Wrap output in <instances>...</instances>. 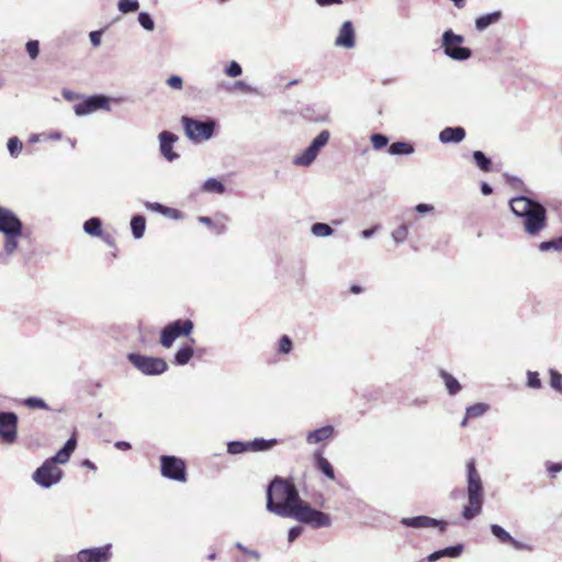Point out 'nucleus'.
<instances>
[{
	"instance_id": "46",
	"label": "nucleus",
	"mask_w": 562,
	"mask_h": 562,
	"mask_svg": "<svg viewBox=\"0 0 562 562\" xmlns=\"http://www.w3.org/2000/svg\"><path fill=\"white\" fill-rule=\"evenodd\" d=\"M235 546H236V548H237L238 550H240V551H241L243 553H245L246 555H248V557H250V558L255 559L256 561H259V559H260V553H259L258 551H256V550H250V549L246 548V547H245L243 543H240V542H236V544H235Z\"/></svg>"
},
{
	"instance_id": "53",
	"label": "nucleus",
	"mask_w": 562,
	"mask_h": 562,
	"mask_svg": "<svg viewBox=\"0 0 562 562\" xmlns=\"http://www.w3.org/2000/svg\"><path fill=\"white\" fill-rule=\"evenodd\" d=\"M393 235L395 239L403 240L407 236V228L405 226H401L394 232Z\"/></svg>"
},
{
	"instance_id": "5",
	"label": "nucleus",
	"mask_w": 562,
	"mask_h": 562,
	"mask_svg": "<svg viewBox=\"0 0 562 562\" xmlns=\"http://www.w3.org/2000/svg\"><path fill=\"white\" fill-rule=\"evenodd\" d=\"M193 322L191 319H177L164 327L160 334L159 342L165 348H170L177 338L189 336L193 330Z\"/></svg>"
},
{
	"instance_id": "8",
	"label": "nucleus",
	"mask_w": 562,
	"mask_h": 562,
	"mask_svg": "<svg viewBox=\"0 0 562 562\" xmlns=\"http://www.w3.org/2000/svg\"><path fill=\"white\" fill-rule=\"evenodd\" d=\"M278 445L276 439L266 440L257 438L251 441H232L227 445V452L231 454H240L245 452L265 451Z\"/></svg>"
},
{
	"instance_id": "21",
	"label": "nucleus",
	"mask_w": 562,
	"mask_h": 562,
	"mask_svg": "<svg viewBox=\"0 0 562 562\" xmlns=\"http://www.w3.org/2000/svg\"><path fill=\"white\" fill-rule=\"evenodd\" d=\"M465 137V131L463 127H446L439 134L441 143H460Z\"/></svg>"
},
{
	"instance_id": "1",
	"label": "nucleus",
	"mask_w": 562,
	"mask_h": 562,
	"mask_svg": "<svg viewBox=\"0 0 562 562\" xmlns=\"http://www.w3.org/2000/svg\"><path fill=\"white\" fill-rule=\"evenodd\" d=\"M283 516L294 518L313 528L328 527L331 524L330 516L324 512L314 509L301 499L294 484L283 479Z\"/></svg>"
},
{
	"instance_id": "35",
	"label": "nucleus",
	"mask_w": 562,
	"mask_h": 562,
	"mask_svg": "<svg viewBox=\"0 0 562 562\" xmlns=\"http://www.w3.org/2000/svg\"><path fill=\"white\" fill-rule=\"evenodd\" d=\"M491 531L503 543H508L509 541H513V537L503 527L498 525H492Z\"/></svg>"
},
{
	"instance_id": "31",
	"label": "nucleus",
	"mask_w": 562,
	"mask_h": 562,
	"mask_svg": "<svg viewBox=\"0 0 562 562\" xmlns=\"http://www.w3.org/2000/svg\"><path fill=\"white\" fill-rule=\"evenodd\" d=\"M193 356V348L191 346H184L180 348L175 355V363L179 366L187 364Z\"/></svg>"
},
{
	"instance_id": "62",
	"label": "nucleus",
	"mask_w": 562,
	"mask_h": 562,
	"mask_svg": "<svg viewBox=\"0 0 562 562\" xmlns=\"http://www.w3.org/2000/svg\"><path fill=\"white\" fill-rule=\"evenodd\" d=\"M363 291V289L360 285L353 284L350 286L349 292L351 294H359Z\"/></svg>"
},
{
	"instance_id": "50",
	"label": "nucleus",
	"mask_w": 562,
	"mask_h": 562,
	"mask_svg": "<svg viewBox=\"0 0 562 562\" xmlns=\"http://www.w3.org/2000/svg\"><path fill=\"white\" fill-rule=\"evenodd\" d=\"M303 532L302 526H295L289 530L288 540L289 542H293L297 537H300Z\"/></svg>"
},
{
	"instance_id": "11",
	"label": "nucleus",
	"mask_w": 562,
	"mask_h": 562,
	"mask_svg": "<svg viewBox=\"0 0 562 562\" xmlns=\"http://www.w3.org/2000/svg\"><path fill=\"white\" fill-rule=\"evenodd\" d=\"M112 558V544L87 548L78 552L79 562H109Z\"/></svg>"
},
{
	"instance_id": "19",
	"label": "nucleus",
	"mask_w": 562,
	"mask_h": 562,
	"mask_svg": "<svg viewBox=\"0 0 562 562\" xmlns=\"http://www.w3.org/2000/svg\"><path fill=\"white\" fill-rule=\"evenodd\" d=\"M106 99L103 97H91L75 106L76 114L85 115L91 113L98 109L103 108L106 104Z\"/></svg>"
},
{
	"instance_id": "41",
	"label": "nucleus",
	"mask_w": 562,
	"mask_h": 562,
	"mask_svg": "<svg viewBox=\"0 0 562 562\" xmlns=\"http://www.w3.org/2000/svg\"><path fill=\"white\" fill-rule=\"evenodd\" d=\"M371 143L374 149H382L389 143V138L382 134H373L371 136Z\"/></svg>"
},
{
	"instance_id": "9",
	"label": "nucleus",
	"mask_w": 562,
	"mask_h": 562,
	"mask_svg": "<svg viewBox=\"0 0 562 562\" xmlns=\"http://www.w3.org/2000/svg\"><path fill=\"white\" fill-rule=\"evenodd\" d=\"M328 131H322L312 142V144L300 155L294 158V164L299 166H310L317 157L322 147L329 140Z\"/></svg>"
},
{
	"instance_id": "57",
	"label": "nucleus",
	"mask_w": 562,
	"mask_h": 562,
	"mask_svg": "<svg viewBox=\"0 0 562 562\" xmlns=\"http://www.w3.org/2000/svg\"><path fill=\"white\" fill-rule=\"evenodd\" d=\"M317 4L321 7H326L330 4H340L342 0H316Z\"/></svg>"
},
{
	"instance_id": "60",
	"label": "nucleus",
	"mask_w": 562,
	"mask_h": 562,
	"mask_svg": "<svg viewBox=\"0 0 562 562\" xmlns=\"http://www.w3.org/2000/svg\"><path fill=\"white\" fill-rule=\"evenodd\" d=\"M416 210H417L419 213H425V212L431 211V210H432V206H431V205H428V204H418V205L416 206Z\"/></svg>"
},
{
	"instance_id": "63",
	"label": "nucleus",
	"mask_w": 562,
	"mask_h": 562,
	"mask_svg": "<svg viewBox=\"0 0 562 562\" xmlns=\"http://www.w3.org/2000/svg\"><path fill=\"white\" fill-rule=\"evenodd\" d=\"M148 206L151 210L157 211V212H160V211H162V209H165V205L159 204V203H153V204H149Z\"/></svg>"
},
{
	"instance_id": "26",
	"label": "nucleus",
	"mask_w": 562,
	"mask_h": 562,
	"mask_svg": "<svg viewBox=\"0 0 562 562\" xmlns=\"http://www.w3.org/2000/svg\"><path fill=\"white\" fill-rule=\"evenodd\" d=\"M440 376L442 378L449 394L456 395L457 393H459L461 391L460 383L450 373L442 370V371H440Z\"/></svg>"
},
{
	"instance_id": "33",
	"label": "nucleus",
	"mask_w": 562,
	"mask_h": 562,
	"mask_svg": "<svg viewBox=\"0 0 562 562\" xmlns=\"http://www.w3.org/2000/svg\"><path fill=\"white\" fill-rule=\"evenodd\" d=\"M77 446V438L76 435H72L65 446L57 451V453L54 457H69L76 449Z\"/></svg>"
},
{
	"instance_id": "40",
	"label": "nucleus",
	"mask_w": 562,
	"mask_h": 562,
	"mask_svg": "<svg viewBox=\"0 0 562 562\" xmlns=\"http://www.w3.org/2000/svg\"><path fill=\"white\" fill-rule=\"evenodd\" d=\"M23 148L22 142L18 137H12L8 142V149L12 156H18Z\"/></svg>"
},
{
	"instance_id": "48",
	"label": "nucleus",
	"mask_w": 562,
	"mask_h": 562,
	"mask_svg": "<svg viewBox=\"0 0 562 562\" xmlns=\"http://www.w3.org/2000/svg\"><path fill=\"white\" fill-rule=\"evenodd\" d=\"M167 83H168V86L170 88L176 89V90H180L182 88V85H183L181 77H179L177 75L170 76L167 79Z\"/></svg>"
},
{
	"instance_id": "25",
	"label": "nucleus",
	"mask_w": 562,
	"mask_h": 562,
	"mask_svg": "<svg viewBox=\"0 0 562 562\" xmlns=\"http://www.w3.org/2000/svg\"><path fill=\"white\" fill-rule=\"evenodd\" d=\"M83 229L88 235L97 237L101 236L103 233L101 220L98 217L87 220L83 224Z\"/></svg>"
},
{
	"instance_id": "27",
	"label": "nucleus",
	"mask_w": 562,
	"mask_h": 562,
	"mask_svg": "<svg viewBox=\"0 0 562 562\" xmlns=\"http://www.w3.org/2000/svg\"><path fill=\"white\" fill-rule=\"evenodd\" d=\"M131 228L135 238L143 237L146 228V220L143 215H135L131 221Z\"/></svg>"
},
{
	"instance_id": "28",
	"label": "nucleus",
	"mask_w": 562,
	"mask_h": 562,
	"mask_svg": "<svg viewBox=\"0 0 562 562\" xmlns=\"http://www.w3.org/2000/svg\"><path fill=\"white\" fill-rule=\"evenodd\" d=\"M463 550V547L461 544H458V546H454V547H449V548H446L441 551H437V552H434L431 553L429 557H428V560L429 561H435L441 557H451V558H454V557H458Z\"/></svg>"
},
{
	"instance_id": "45",
	"label": "nucleus",
	"mask_w": 562,
	"mask_h": 562,
	"mask_svg": "<svg viewBox=\"0 0 562 562\" xmlns=\"http://www.w3.org/2000/svg\"><path fill=\"white\" fill-rule=\"evenodd\" d=\"M24 404L30 408H47L46 403L38 397H29L25 400Z\"/></svg>"
},
{
	"instance_id": "4",
	"label": "nucleus",
	"mask_w": 562,
	"mask_h": 562,
	"mask_svg": "<svg viewBox=\"0 0 562 562\" xmlns=\"http://www.w3.org/2000/svg\"><path fill=\"white\" fill-rule=\"evenodd\" d=\"M181 123L187 137L194 143L210 139L214 134L215 122L212 120L201 122L192 117L182 116Z\"/></svg>"
},
{
	"instance_id": "39",
	"label": "nucleus",
	"mask_w": 562,
	"mask_h": 562,
	"mask_svg": "<svg viewBox=\"0 0 562 562\" xmlns=\"http://www.w3.org/2000/svg\"><path fill=\"white\" fill-rule=\"evenodd\" d=\"M318 469L329 479H334V469L328 462V459H316Z\"/></svg>"
},
{
	"instance_id": "14",
	"label": "nucleus",
	"mask_w": 562,
	"mask_h": 562,
	"mask_svg": "<svg viewBox=\"0 0 562 562\" xmlns=\"http://www.w3.org/2000/svg\"><path fill=\"white\" fill-rule=\"evenodd\" d=\"M0 232L7 236H20L22 233L21 221L9 210L0 206Z\"/></svg>"
},
{
	"instance_id": "64",
	"label": "nucleus",
	"mask_w": 562,
	"mask_h": 562,
	"mask_svg": "<svg viewBox=\"0 0 562 562\" xmlns=\"http://www.w3.org/2000/svg\"><path fill=\"white\" fill-rule=\"evenodd\" d=\"M482 192L483 194L487 195L492 193V188L487 183H483L482 186Z\"/></svg>"
},
{
	"instance_id": "44",
	"label": "nucleus",
	"mask_w": 562,
	"mask_h": 562,
	"mask_svg": "<svg viewBox=\"0 0 562 562\" xmlns=\"http://www.w3.org/2000/svg\"><path fill=\"white\" fill-rule=\"evenodd\" d=\"M26 52L32 59H35L40 54V44L37 41H29L26 43Z\"/></svg>"
},
{
	"instance_id": "20",
	"label": "nucleus",
	"mask_w": 562,
	"mask_h": 562,
	"mask_svg": "<svg viewBox=\"0 0 562 562\" xmlns=\"http://www.w3.org/2000/svg\"><path fill=\"white\" fill-rule=\"evenodd\" d=\"M536 203L526 196H517L510 200L509 205L515 215L524 217Z\"/></svg>"
},
{
	"instance_id": "23",
	"label": "nucleus",
	"mask_w": 562,
	"mask_h": 562,
	"mask_svg": "<svg viewBox=\"0 0 562 562\" xmlns=\"http://www.w3.org/2000/svg\"><path fill=\"white\" fill-rule=\"evenodd\" d=\"M488 409V405L484 403H476L467 408L464 418L461 422V426L465 427L470 418H476L484 415Z\"/></svg>"
},
{
	"instance_id": "42",
	"label": "nucleus",
	"mask_w": 562,
	"mask_h": 562,
	"mask_svg": "<svg viewBox=\"0 0 562 562\" xmlns=\"http://www.w3.org/2000/svg\"><path fill=\"white\" fill-rule=\"evenodd\" d=\"M138 21L140 23V25L147 30V31H153L154 27H155V24H154V21L153 19L150 18V15L146 12H140L139 15H138Z\"/></svg>"
},
{
	"instance_id": "51",
	"label": "nucleus",
	"mask_w": 562,
	"mask_h": 562,
	"mask_svg": "<svg viewBox=\"0 0 562 562\" xmlns=\"http://www.w3.org/2000/svg\"><path fill=\"white\" fill-rule=\"evenodd\" d=\"M159 213L164 214V215H167L171 218H180L181 217V212L177 209H171V207H168V206H165V209H162V211H160Z\"/></svg>"
},
{
	"instance_id": "52",
	"label": "nucleus",
	"mask_w": 562,
	"mask_h": 562,
	"mask_svg": "<svg viewBox=\"0 0 562 562\" xmlns=\"http://www.w3.org/2000/svg\"><path fill=\"white\" fill-rule=\"evenodd\" d=\"M102 31H93L90 33V41L93 46H99L101 43Z\"/></svg>"
},
{
	"instance_id": "18",
	"label": "nucleus",
	"mask_w": 562,
	"mask_h": 562,
	"mask_svg": "<svg viewBox=\"0 0 562 562\" xmlns=\"http://www.w3.org/2000/svg\"><path fill=\"white\" fill-rule=\"evenodd\" d=\"M356 43V34L353 25L350 21L342 23L338 36L335 40V45L345 48H352Z\"/></svg>"
},
{
	"instance_id": "16",
	"label": "nucleus",
	"mask_w": 562,
	"mask_h": 562,
	"mask_svg": "<svg viewBox=\"0 0 562 562\" xmlns=\"http://www.w3.org/2000/svg\"><path fill=\"white\" fill-rule=\"evenodd\" d=\"M402 524L412 528H429L438 527L441 532L447 528V522L443 520H437L428 516H417L412 518H404Z\"/></svg>"
},
{
	"instance_id": "30",
	"label": "nucleus",
	"mask_w": 562,
	"mask_h": 562,
	"mask_svg": "<svg viewBox=\"0 0 562 562\" xmlns=\"http://www.w3.org/2000/svg\"><path fill=\"white\" fill-rule=\"evenodd\" d=\"M413 151V145L406 142H395L389 147V153L392 155H409Z\"/></svg>"
},
{
	"instance_id": "43",
	"label": "nucleus",
	"mask_w": 562,
	"mask_h": 562,
	"mask_svg": "<svg viewBox=\"0 0 562 562\" xmlns=\"http://www.w3.org/2000/svg\"><path fill=\"white\" fill-rule=\"evenodd\" d=\"M528 381L527 385L532 389H540L541 387V380L539 378L538 372L528 371Z\"/></svg>"
},
{
	"instance_id": "24",
	"label": "nucleus",
	"mask_w": 562,
	"mask_h": 562,
	"mask_svg": "<svg viewBox=\"0 0 562 562\" xmlns=\"http://www.w3.org/2000/svg\"><path fill=\"white\" fill-rule=\"evenodd\" d=\"M502 16L501 11H495L488 14L481 15L475 21V26L479 31L485 30L493 23H496Z\"/></svg>"
},
{
	"instance_id": "29",
	"label": "nucleus",
	"mask_w": 562,
	"mask_h": 562,
	"mask_svg": "<svg viewBox=\"0 0 562 562\" xmlns=\"http://www.w3.org/2000/svg\"><path fill=\"white\" fill-rule=\"evenodd\" d=\"M202 191L215 194H223L225 192V186L217 179L210 178L203 183Z\"/></svg>"
},
{
	"instance_id": "2",
	"label": "nucleus",
	"mask_w": 562,
	"mask_h": 562,
	"mask_svg": "<svg viewBox=\"0 0 562 562\" xmlns=\"http://www.w3.org/2000/svg\"><path fill=\"white\" fill-rule=\"evenodd\" d=\"M468 504L464 506L462 515L470 520L477 516L482 510L484 490L481 475L475 469L474 461L468 463Z\"/></svg>"
},
{
	"instance_id": "54",
	"label": "nucleus",
	"mask_w": 562,
	"mask_h": 562,
	"mask_svg": "<svg viewBox=\"0 0 562 562\" xmlns=\"http://www.w3.org/2000/svg\"><path fill=\"white\" fill-rule=\"evenodd\" d=\"M77 559H78V553L75 555H59V557H56L54 562H79Z\"/></svg>"
},
{
	"instance_id": "55",
	"label": "nucleus",
	"mask_w": 562,
	"mask_h": 562,
	"mask_svg": "<svg viewBox=\"0 0 562 562\" xmlns=\"http://www.w3.org/2000/svg\"><path fill=\"white\" fill-rule=\"evenodd\" d=\"M562 470V463H553L548 465V472L551 477H555V474Z\"/></svg>"
},
{
	"instance_id": "10",
	"label": "nucleus",
	"mask_w": 562,
	"mask_h": 562,
	"mask_svg": "<svg viewBox=\"0 0 562 562\" xmlns=\"http://www.w3.org/2000/svg\"><path fill=\"white\" fill-rule=\"evenodd\" d=\"M524 217L526 232L529 235H536L546 226L547 212L546 209L537 202Z\"/></svg>"
},
{
	"instance_id": "56",
	"label": "nucleus",
	"mask_w": 562,
	"mask_h": 562,
	"mask_svg": "<svg viewBox=\"0 0 562 562\" xmlns=\"http://www.w3.org/2000/svg\"><path fill=\"white\" fill-rule=\"evenodd\" d=\"M99 237L102 238V240L106 243L109 246H115V240L112 234L103 232L102 235Z\"/></svg>"
},
{
	"instance_id": "32",
	"label": "nucleus",
	"mask_w": 562,
	"mask_h": 562,
	"mask_svg": "<svg viewBox=\"0 0 562 562\" xmlns=\"http://www.w3.org/2000/svg\"><path fill=\"white\" fill-rule=\"evenodd\" d=\"M473 158L475 164L482 171L488 172L492 170V161L482 151H474Z\"/></svg>"
},
{
	"instance_id": "3",
	"label": "nucleus",
	"mask_w": 562,
	"mask_h": 562,
	"mask_svg": "<svg viewBox=\"0 0 562 562\" xmlns=\"http://www.w3.org/2000/svg\"><path fill=\"white\" fill-rule=\"evenodd\" d=\"M69 459H46V461L33 473V480L42 487H50L57 484L63 476L59 464H65Z\"/></svg>"
},
{
	"instance_id": "61",
	"label": "nucleus",
	"mask_w": 562,
	"mask_h": 562,
	"mask_svg": "<svg viewBox=\"0 0 562 562\" xmlns=\"http://www.w3.org/2000/svg\"><path fill=\"white\" fill-rule=\"evenodd\" d=\"M80 467L89 468V469H92V470L97 469L95 465L89 459H83V461H81V463H80Z\"/></svg>"
},
{
	"instance_id": "6",
	"label": "nucleus",
	"mask_w": 562,
	"mask_h": 562,
	"mask_svg": "<svg viewBox=\"0 0 562 562\" xmlns=\"http://www.w3.org/2000/svg\"><path fill=\"white\" fill-rule=\"evenodd\" d=\"M128 361L146 375L161 374L168 369L167 362L162 358L148 357L138 353H128Z\"/></svg>"
},
{
	"instance_id": "13",
	"label": "nucleus",
	"mask_w": 562,
	"mask_h": 562,
	"mask_svg": "<svg viewBox=\"0 0 562 562\" xmlns=\"http://www.w3.org/2000/svg\"><path fill=\"white\" fill-rule=\"evenodd\" d=\"M18 417L11 412H0V437L2 441L12 443L16 439Z\"/></svg>"
},
{
	"instance_id": "49",
	"label": "nucleus",
	"mask_w": 562,
	"mask_h": 562,
	"mask_svg": "<svg viewBox=\"0 0 562 562\" xmlns=\"http://www.w3.org/2000/svg\"><path fill=\"white\" fill-rule=\"evenodd\" d=\"M16 237L18 236H7L4 248L8 254H11L16 249V247H18Z\"/></svg>"
},
{
	"instance_id": "12",
	"label": "nucleus",
	"mask_w": 562,
	"mask_h": 562,
	"mask_svg": "<svg viewBox=\"0 0 562 562\" xmlns=\"http://www.w3.org/2000/svg\"><path fill=\"white\" fill-rule=\"evenodd\" d=\"M161 465L160 471L161 474L170 480L186 481V464L183 459H160Z\"/></svg>"
},
{
	"instance_id": "15",
	"label": "nucleus",
	"mask_w": 562,
	"mask_h": 562,
	"mask_svg": "<svg viewBox=\"0 0 562 562\" xmlns=\"http://www.w3.org/2000/svg\"><path fill=\"white\" fill-rule=\"evenodd\" d=\"M281 476H274L267 487V509L281 516Z\"/></svg>"
},
{
	"instance_id": "36",
	"label": "nucleus",
	"mask_w": 562,
	"mask_h": 562,
	"mask_svg": "<svg viewBox=\"0 0 562 562\" xmlns=\"http://www.w3.org/2000/svg\"><path fill=\"white\" fill-rule=\"evenodd\" d=\"M539 249L541 251H548L550 249H554L557 251L562 250V235L555 239L540 243Z\"/></svg>"
},
{
	"instance_id": "7",
	"label": "nucleus",
	"mask_w": 562,
	"mask_h": 562,
	"mask_svg": "<svg viewBox=\"0 0 562 562\" xmlns=\"http://www.w3.org/2000/svg\"><path fill=\"white\" fill-rule=\"evenodd\" d=\"M463 43L461 35L454 34L451 30L443 33L442 46L445 53L456 60H464L471 56V50L467 47L460 46Z\"/></svg>"
},
{
	"instance_id": "34",
	"label": "nucleus",
	"mask_w": 562,
	"mask_h": 562,
	"mask_svg": "<svg viewBox=\"0 0 562 562\" xmlns=\"http://www.w3.org/2000/svg\"><path fill=\"white\" fill-rule=\"evenodd\" d=\"M117 8L122 13L126 14L137 11L139 9V2L138 0H120Z\"/></svg>"
},
{
	"instance_id": "17",
	"label": "nucleus",
	"mask_w": 562,
	"mask_h": 562,
	"mask_svg": "<svg viewBox=\"0 0 562 562\" xmlns=\"http://www.w3.org/2000/svg\"><path fill=\"white\" fill-rule=\"evenodd\" d=\"M177 140L178 136L171 132L164 131L159 134L161 155L169 161H172L179 157V155L172 150V146Z\"/></svg>"
},
{
	"instance_id": "59",
	"label": "nucleus",
	"mask_w": 562,
	"mask_h": 562,
	"mask_svg": "<svg viewBox=\"0 0 562 562\" xmlns=\"http://www.w3.org/2000/svg\"><path fill=\"white\" fill-rule=\"evenodd\" d=\"M508 543L512 544L517 550L530 549L529 547H527L524 543L515 540L514 538H513V541H509Z\"/></svg>"
},
{
	"instance_id": "22",
	"label": "nucleus",
	"mask_w": 562,
	"mask_h": 562,
	"mask_svg": "<svg viewBox=\"0 0 562 562\" xmlns=\"http://www.w3.org/2000/svg\"><path fill=\"white\" fill-rule=\"evenodd\" d=\"M334 435V428L331 426H324L319 429L314 430L307 436L310 443H321L331 438Z\"/></svg>"
},
{
	"instance_id": "37",
	"label": "nucleus",
	"mask_w": 562,
	"mask_h": 562,
	"mask_svg": "<svg viewBox=\"0 0 562 562\" xmlns=\"http://www.w3.org/2000/svg\"><path fill=\"white\" fill-rule=\"evenodd\" d=\"M315 236L326 237L333 234V228L325 223H316L312 226Z\"/></svg>"
},
{
	"instance_id": "47",
	"label": "nucleus",
	"mask_w": 562,
	"mask_h": 562,
	"mask_svg": "<svg viewBox=\"0 0 562 562\" xmlns=\"http://www.w3.org/2000/svg\"><path fill=\"white\" fill-rule=\"evenodd\" d=\"M225 72L229 77H238L239 75H241V67L238 63L232 61L226 68Z\"/></svg>"
},
{
	"instance_id": "58",
	"label": "nucleus",
	"mask_w": 562,
	"mask_h": 562,
	"mask_svg": "<svg viewBox=\"0 0 562 562\" xmlns=\"http://www.w3.org/2000/svg\"><path fill=\"white\" fill-rule=\"evenodd\" d=\"M292 341L285 335H283V353H288L291 350Z\"/></svg>"
},
{
	"instance_id": "38",
	"label": "nucleus",
	"mask_w": 562,
	"mask_h": 562,
	"mask_svg": "<svg viewBox=\"0 0 562 562\" xmlns=\"http://www.w3.org/2000/svg\"><path fill=\"white\" fill-rule=\"evenodd\" d=\"M550 385L552 389L562 393V374L557 370H550Z\"/></svg>"
}]
</instances>
